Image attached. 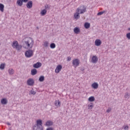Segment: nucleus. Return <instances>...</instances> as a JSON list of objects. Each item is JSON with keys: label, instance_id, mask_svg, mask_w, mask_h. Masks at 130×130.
Segmentation results:
<instances>
[{"label": "nucleus", "instance_id": "nucleus-1", "mask_svg": "<svg viewBox=\"0 0 130 130\" xmlns=\"http://www.w3.org/2000/svg\"><path fill=\"white\" fill-rule=\"evenodd\" d=\"M33 45H34V41L33 39L30 37L28 38L23 43V47L25 49H32Z\"/></svg>", "mask_w": 130, "mask_h": 130}, {"label": "nucleus", "instance_id": "nucleus-2", "mask_svg": "<svg viewBox=\"0 0 130 130\" xmlns=\"http://www.w3.org/2000/svg\"><path fill=\"white\" fill-rule=\"evenodd\" d=\"M87 7L86 6L83 5L80 6L79 8H78L76 10V12H78L80 14H84L87 12Z\"/></svg>", "mask_w": 130, "mask_h": 130}, {"label": "nucleus", "instance_id": "nucleus-3", "mask_svg": "<svg viewBox=\"0 0 130 130\" xmlns=\"http://www.w3.org/2000/svg\"><path fill=\"white\" fill-rule=\"evenodd\" d=\"M12 47L16 49V50H21L22 46L19 45V43L17 41H14L12 43Z\"/></svg>", "mask_w": 130, "mask_h": 130}, {"label": "nucleus", "instance_id": "nucleus-4", "mask_svg": "<svg viewBox=\"0 0 130 130\" xmlns=\"http://www.w3.org/2000/svg\"><path fill=\"white\" fill-rule=\"evenodd\" d=\"M25 55L26 57L27 58L33 56V50H30V49H29V50L25 52Z\"/></svg>", "mask_w": 130, "mask_h": 130}, {"label": "nucleus", "instance_id": "nucleus-5", "mask_svg": "<svg viewBox=\"0 0 130 130\" xmlns=\"http://www.w3.org/2000/svg\"><path fill=\"white\" fill-rule=\"evenodd\" d=\"M72 64L73 67H75V68L79 67V66H80V60H79V59H74L73 60Z\"/></svg>", "mask_w": 130, "mask_h": 130}, {"label": "nucleus", "instance_id": "nucleus-6", "mask_svg": "<svg viewBox=\"0 0 130 130\" xmlns=\"http://www.w3.org/2000/svg\"><path fill=\"white\" fill-rule=\"evenodd\" d=\"M61 69H62V66L60 64L58 65L55 70V73H56V74H58V73L61 71Z\"/></svg>", "mask_w": 130, "mask_h": 130}, {"label": "nucleus", "instance_id": "nucleus-7", "mask_svg": "<svg viewBox=\"0 0 130 130\" xmlns=\"http://www.w3.org/2000/svg\"><path fill=\"white\" fill-rule=\"evenodd\" d=\"M27 85H28V86H33V85H34V79H32V78H29L28 79L27 81Z\"/></svg>", "mask_w": 130, "mask_h": 130}, {"label": "nucleus", "instance_id": "nucleus-8", "mask_svg": "<svg viewBox=\"0 0 130 130\" xmlns=\"http://www.w3.org/2000/svg\"><path fill=\"white\" fill-rule=\"evenodd\" d=\"M97 61H98V57L97 56H93L91 58V62L92 63H97Z\"/></svg>", "mask_w": 130, "mask_h": 130}, {"label": "nucleus", "instance_id": "nucleus-9", "mask_svg": "<svg viewBox=\"0 0 130 130\" xmlns=\"http://www.w3.org/2000/svg\"><path fill=\"white\" fill-rule=\"evenodd\" d=\"M32 7H33V2L32 1H28L26 4V8L27 9H32Z\"/></svg>", "mask_w": 130, "mask_h": 130}, {"label": "nucleus", "instance_id": "nucleus-10", "mask_svg": "<svg viewBox=\"0 0 130 130\" xmlns=\"http://www.w3.org/2000/svg\"><path fill=\"white\" fill-rule=\"evenodd\" d=\"M42 66V63L40 62H37L33 65V67L35 69H39Z\"/></svg>", "mask_w": 130, "mask_h": 130}, {"label": "nucleus", "instance_id": "nucleus-11", "mask_svg": "<svg viewBox=\"0 0 130 130\" xmlns=\"http://www.w3.org/2000/svg\"><path fill=\"white\" fill-rule=\"evenodd\" d=\"M34 126H42V120L39 119L37 120V123L35 124Z\"/></svg>", "mask_w": 130, "mask_h": 130}, {"label": "nucleus", "instance_id": "nucleus-12", "mask_svg": "<svg viewBox=\"0 0 130 130\" xmlns=\"http://www.w3.org/2000/svg\"><path fill=\"white\" fill-rule=\"evenodd\" d=\"M102 44V42L100 39H97L95 41V46H100Z\"/></svg>", "mask_w": 130, "mask_h": 130}, {"label": "nucleus", "instance_id": "nucleus-13", "mask_svg": "<svg viewBox=\"0 0 130 130\" xmlns=\"http://www.w3.org/2000/svg\"><path fill=\"white\" fill-rule=\"evenodd\" d=\"M80 14H81V13L77 11L76 13H75L74 14V19L75 20H78V19H80Z\"/></svg>", "mask_w": 130, "mask_h": 130}, {"label": "nucleus", "instance_id": "nucleus-14", "mask_svg": "<svg viewBox=\"0 0 130 130\" xmlns=\"http://www.w3.org/2000/svg\"><path fill=\"white\" fill-rule=\"evenodd\" d=\"M33 129L36 130H43V126H32Z\"/></svg>", "mask_w": 130, "mask_h": 130}, {"label": "nucleus", "instance_id": "nucleus-15", "mask_svg": "<svg viewBox=\"0 0 130 130\" xmlns=\"http://www.w3.org/2000/svg\"><path fill=\"white\" fill-rule=\"evenodd\" d=\"M74 32L76 34H79V33L81 32V30L80 29V28H79L78 27H76L74 29Z\"/></svg>", "mask_w": 130, "mask_h": 130}, {"label": "nucleus", "instance_id": "nucleus-16", "mask_svg": "<svg viewBox=\"0 0 130 130\" xmlns=\"http://www.w3.org/2000/svg\"><path fill=\"white\" fill-rule=\"evenodd\" d=\"M24 0H17L16 4L19 6V7H22L23 6V3H24Z\"/></svg>", "mask_w": 130, "mask_h": 130}, {"label": "nucleus", "instance_id": "nucleus-17", "mask_svg": "<svg viewBox=\"0 0 130 130\" xmlns=\"http://www.w3.org/2000/svg\"><path fill=\"white\" fill-rule=\"evenodd\" d=\"M38 73L37 70L36 69H33L31 70V75L35 76Z\"/></svg>", "mask_w": 130, "mask_h": 130}, {"label": "nucleus", "instance_id": "nucleus-18", "mask_svg": "<svg viewBox=\"0 0 130 130\" xmlns=\"http://www.w3.org/2000/svg\"><path fill=\"white\" fill-rule=\"evenodd\" d=\"M1 103L6 105L8 103V100L6 98H3L1 100Z\"/></svg>", "mask_w": 130, "mask_h": 130}, {"label": "nucleus", "instance_id": "nucleus-19", "mask_svg": "<svg viewBox=\"0 0 130 130\" xmlns=\"http://www.w3.org/2000/svg\"><path fill=\"white\" fill-rule=\"evenodd\" d=\"M53 125V122H52V121H47L46 122V125L47 126H50Z\"/></svg>", "mask_w": 130, "mask_h": 130}, {"label": "nucleus", "instance_id": "nucleus-20", "mask_svg": "<svg viewBox=\"0 0 130 130\" xmlns=\"http://www.w3.org/2000/svg\"><path fill=\"white\" fill-rule=\"evenodd\" d=\"M92 88L93 89H98V86H99V85H98V83H96V82H94L93 83L92 85H91Z\"/></svg>", "mask_w": 130, "mask_h": 130}, {"label": "nucleus", "instance_id": "nucleus-21", "mask_svg": "<svg viewBox=\"0 0 130 130\" xmlns=\"http://www.w3.org/2000/svg\"><path fill=\"white\" fill-rule=\"evenodd\" d=\"M88 109L91 110V109H93V107H94V104L90 103L88 105Z\"/></svg>", "mask_w": 130, "mask_h": 130}, {"label": "nucleus", "instance_id": "nucleus-22", "mask_svg": "<svg viewBox=\"0 0 130 130\" xmlns=\"http://www.w3.org/2000/svg\"><path fill=\"white\" fill-rule=\"evenodd\" d=\"M46 13H47L46 9L42 10L41 12V16H45V15H46Z\"/></svg>", "mask_w": 130, "mask_h": 130}, {"label": "nucleus", "instance_id": "nucleus-23", "mask_svg": "<svg viewBox=\"0 0 130 130\" xmlns=\"http://www.w3.org/2000/svg\"><path fill=\"white\" fill-rule=\"evenodd\" d=\"M90 26L91 25L90 24V23L85 22L84 24V27L85 28V29H89Z\"/></svg>", "mask_w": 130, "mask_h": 130}, {"label": "nucleus", "instance_id": "nucleus-24", "mask_svg": "<svg viewBox=\"0 0 130 130\" xmlns=\"http://www.w3.org/2000/svg\"><path fill=\"white\" fill-rule=\"evenodd\" d=\"M5 9V5L3 4L0 3V11L1 12H4V9Z\"/></svg>", "mask_w": 130, "mask_h": 130}, {"label": "nucleus", "instance_id": "nucleus-25", "mask_svg": "<svg viewBox=\"0 0 130 130\" xmlns=\"http://www.w3.org/2000/svg\"><path fill=\"white\" fill-rule=\"evenodd\" d=\"M88 101H90V102H93L95 101V98L93 96L89 97L88 98Z\"/></svg>", "mask_w": 130, "mask_h": 130}, {"label": "nucleus", "instance_id": "nucleus-26", "mask_svg": "<svg viewBox=\"0 0 130 130\" xmlns=\"http://www.w3.org/2000/svg\"><path fill=\"white\" fill-rule=\"evenodd\" d=\"M8 73L10 75H13V74L15 73V71H14V69H10L8 70Z\"/></svg>", "mask_w": 130, "mask_h": 130}, {"label": "nucleus", "instance_id": "nucleus-27", "mask_svg": "<svg viewBox=\"0 0 130 130\" xmlns=\"http://www.w3.org/2000/svg\"><path fill=\"white\" fill-rule=\"evenodd\" d=\"M45 78L44 77V76H41L39 79V81L40 82H44Z\"/></svg>", "mask_w": 130, "mask_h": 130}, {"label": "nucleus", "instance_id": "nucleus-28", "mask_svg": "<svg viewBox=\"0 0 130 130\" xmlns=\"http://www.w3.org/2000/svg\"><path fill=\"white\" fill-rule=\"evenodd\" d=\"M56 46L55 45V44H54V43H51V44L50 45V48H51L52 49H54V48H55V47Z\"/></svg>", "mask_w": 130, "mask_h": 130}, {"label": "nucleus", "instance_id": "nucleus-29", "mask_svg": "<svg viewBox=\"0 0 130 130\" xmlns=\"http://www.w3.org/2000/svg\"><path fill=\"white\" fill-rule=\"evenodd\" d=\"M55 106H60V101L59 100H58L57 101H56L55 103Z\"/></svg>", "mask_w": 130, "mask_h": 130}, {"label": "nucleus", "instance_id": "nucleus-30", "mask_svg": "<svg viewBox=\"0 0 130 130\" xmlns=\"http://www.w3.org/2000/svg\"><path fill=\"white\" fill-rule=\"evenodd\" d=\"M5 63H2L0 65V69H1V70H5Z\"/></svg>", "mask_w": 130, "mask_h": 130}, {"label": "nucleus", "instance_id": "nucleus-31", "mask_svg": "<svg viewBox=\"0 0 130 130\" xmlns=\"http://www.w3.org/2000/svg\"><path fill=\"white\" fill-rule=\"evenodd\" d=\"M104 13H105V11L100 12L98 13V16H101V15H103L104 14Z\"/></svg>", "mask_w": 130, "mask_h": 130}, {"label": "nucleus", "instance_id": "nucleus-32", "mask_svg": "<svg viewBox=\"0 0 130 130\" xmlns=\"http://www.w3.org/2000/svg\"><path fill=\"white\" fill-rule=\"evenodd\" d=\"M44 47H48V42L46 41L44 43Z\"/></svg>", "mask_w": 130, "mask_h": 130}, {"label": "nucleus", "instance_id": "nucleus-33", "mask_svg": "<svg viewBox=\"0 0 130 130\" xmlns=\"http://www.w3.org/2000/svg\"><path fill=\"white\" fill-rule=\"evenodd\" d=\"M124 98L125 99H128V98H129V95H128L127 93H125L124 95Z\"/></svg>", "mask_w": 130, "mask_h": 130}, {"label": "nucleus", "instance_id": "nucleus-34", "mask_svg": "<svg viewBox=\"0 0 130 130\" xmlns=\"http://www.w3.org/2000/svg\"><path fill=\"white\" fill-rule=\"evenodd\" d=\"M45 10H49V9H50V7H49V6H48V5H46L45 6Z\"/></svg>", "mask_w": 130, "mask_h": 130}, {"label": "nucleus", "instance_id": "nucleus-35", "mask_svg": "<svg viewBox=\"0 0 130 130\" xmlns=\"http://www.w3.org/2000/svg\"><path fill=\"white\" fill-rule=\"evenodd\" d=\"M126 37L127 38V39L130 40V32H128L126 35Z\"/></svg>", "mask_w": 130, "mask_h": 130}, {"label": "nucleus", "instance_id": "nucleus-36", "mask_svg": "<svg viewBox=\"0 0 130 130\" xmlns=\"http://www.w3.org/2000/svg\"><path fill=\"white\" fill-rule=\"evenodd\" d=\"M30 93L32 95H35V94H36V92L34 91V90H31Z\"/></svg>", "mask_w": 130, "mask_h": 130}, {"label": "nucleus", "instance_id": "nucleus-37", "mask_svg": "<svg viewBox=\"0 0 130 130\" xmlns=\"http://www.w3.org/2000/svg\"><path fill=\"white\" fill-rule=\"evenodd\" d=\"M71 60H72V57H68L67 61H71Z\"/></svg>", "mask_w": 130, "mask_h": 130}, {"label": "nucleus", "instance_id": "nucleus-38", "mask_svg": "<svg viewBox=\"0 0 130 130\" xmlns=\"http://www.w3.org/2000/svg\"><path fill=\"white\" fill-rule=\"evenodd\" d=\"M80 71H81V72H84L85 71V68L84 67L81 68Z\"/></svg>", "mask_w": 130, "mask_h": 130}, {"label": "nucleus", "instance_id": "nucleus-39", "mask_svg": "<svg viewBox=\"0 0 130 130\" xmlns=\"http://www.w3.org/2000/svg\"><path fill=\"white\" fill-rule=\"evenodd\" d=\"M124 129L128 130V126H125V127H124Z\"/></svg>", "mask_w": 130, "mask_h": 130}, {"label": "nucleus", "instance_id": "nucleus-40", "mask_svg": "<svg viewBox=\"0 0 130 130\" xmlns=\"http://www.w3.org/2000/svg\"><path fill=\"white\" fill-rule=\"evenodd\" d=\"M46 130H53V128L52 127L47 128Z\"/></svg>", "mask_w": 130, "mask_h": 130}, {"label": "nucleus", "instance_id": "nucleus-41", "mask_svg": "<svg viewBox=\"0 0 130 130\" xmlns=\"http://www.w3.org/2000/svg\"><path fill=\"white\" fill-rule=\"evenodd\" d=\"M110 111H111V110L108 109L107 110V112H108V113H109V112H110Z\"/></svg>", "mask_w": 130, "mask_h": 130}, {"label": "nucleus", "instance_id": "nucleus-42", "mask_svg": "<svg viewBox=\"0 0 130 130\" xmlns=\"http://www.w3.org/2000/svg\"><path fill=\"white\" fill-rule=\"evenodd\" d=\"M29 0H23V3H27Z\"/></svg>", "mask_w": 130, "mask_h": 130}, {"label": "nucleus", "instance_id": "nucleus-43", "mask_svg": "<svg viewBox=\"0 0 130 130\" xmlns=\"http://www.w3.org/2000/svg\"><path fill=\"white\" fill-rule=\"evenodd\" d=\"M7 124H8V125H11V123H10L9 122H8Z\"/></svg>", "mask_w": 130, "mask_h": 130}, {"label": "nucleus", "instance_id": "nucleus-44", "mask_svg": "<svg viewBox=\"0 0 130 130\" xmlns=\"http://www.w3.org/2000/svg\"><path fill=\"white\" fill-rule=\"evenodd\" d=\"M8 130H12V127H10Z\"/></svg>", "mask_w": 130, "mask_h": 130}, {"label": "nucleus", "instance_id": "nucleus-45", "mask_svg": "<svg viewBox=\"0 0 130 130\" xmlns=\"http://www.w3.org/2000/svg\"><path fill=\"white\" fill-rule=\"evenodd\" d=\"M128 31H130V27L128 28Z\"/></svg>", "mask_w": 130, "mask_h": 130}, {"label": "nucleus", "instance_id": "nucleus-46", "mask_svg": "<svg viewBox=\"0 0 130 130\" xmlns=\"http://www.w3.org/2000/svg\"><path fill=\"white\" fill-rule=\"evenodd\" d=\"M37 29H39V27H37Z\"/></svg>", "mask_w": 130, "mask_h": 130}, {"label": "nucleus", "instance_id": "nucleus-47", "mask_svg": "<svg viewBox=\"0 0 130 130\" xmlns=\"http://www.w3.org/2000/svg\"><path fill=\"white\" fill-rule=\"evenodd\" d=\"M82 74H84V72H82Z\"/></svg>", "mask_w": 130, "mask_h": 130}]
</instances>
